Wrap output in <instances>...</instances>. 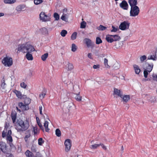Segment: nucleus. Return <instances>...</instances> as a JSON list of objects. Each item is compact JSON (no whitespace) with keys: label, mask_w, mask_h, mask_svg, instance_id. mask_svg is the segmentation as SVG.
Wrapping results in <instances>:
<instances>
[{"label":"nucleus","mask_w":157,"mask_h":157,"mask_svg":"<svg viewBox=\"0 0 157 157\" xmlns=\"http://www.w3.org/2000/svg\"><path fill=\"white\" fill-rule=\"evenodd\" d=\"M48 56V53H46L43 55L41 56V58L42 60L43 61H45L46 60V59L47 58Z\"/></svg>","instance_id":"c756f323"},{"label":"nucleus","mask_w":157,"mask_h":157,"mask_svg":"<svg viewBox=\"0 0 157 157\" xmlns=\"http://www.w3.org/2000/svg\"><path fill=\"white\" fill-rule=\"evenodd\" d=\"M43 2L42 0H34V3L36 5H38L42 3Z\"/></svg>","instance_id":"4c0bfd02"},{"label":"nucleus","mask_w":157,"mask_h":157,"mask_svg":"<svg viewBox=\"0 0 157 157\" xmlns=\"http://www.w3.org/2000/svg\"><path fill=\"white\" fill-rule=\"evenodd\" d=\"M37 124L38 125V126H39V127H40V128L41 130H42L43 132H44V128L43 126H42L41 124V123L40 121V120H39V119H38V122H37Z\"/></svg>","instance_id":"c03bdc74"},{"label":"nucleus","mask_w":157,"mask_h":157,"mask_svg":"<svg viewBox=\"0 0 157 157\" xmlns=\"http://www.w3.org/2000/svg\"><path fill=\"white\" fill-rule=\"evenodd\" d=\"M53 16L55 18V20L58 21L59 19V16L58 13H54Z\"/></svg>","instance_id":"58836bf2"},{"label":"nucleus","mask_w":157,"mask_h":157,"mask_svg":"<svg viewBox=\"0 0 157 157\" xmlns=\"http://www.w3.org/2000/svg\"><path fill=\"white\" fill-rule=\"evenodd\" d=\"M6 84L5 83V81L4 78H3L2 80V84L1 85V87L2 89V92L6 91L5 88H6Z\"/></svg>","instance_id":"a211bd4d"},{"label":"nucleus","mask_w":157,"mask_h":157,"mask_svg":"<svg viewBox=\"0 0 157 157\" xmlns=\"http://www.w3.org/2000/svg\"><path fill=\"white\" fill-rule=\"evenodd\" d=\"M12 134V132L11 130H9L8 131V133L7 134V136H11Z\"/></svg>","instance_id":"0e129e2a"},{"label":"nucleus","mask_w":157,"mask_h":157,"mask_svg":"<svg viewBox=\"0 0 157 157\" xmlns=\"http://www.w3.org/2000/svg\"><path fill=\"white\" fill-rule=\"evenodd\" d=\"M114 93L118 97L121 98H122V92L120 90H118L117 88H114Z\"/></svg>","instance_id":"f8f14e48"},{"label":"nucleus","mask_w":157,"mask_h":157,"mask_svg":"<svg viewBox=\"0 0 157 157\" xmlns=\"http://www.w3.org/2000/svg\"><path fill=\"white\" fill-rule=\"evenodd\" d=\"M46 94L45 93H42L41 94H40L39 97L40 98L43 99L44 97V96L46 95Z\"/></svg>","instance_id":"bf43d9fd"},{"label":"nucleus","mask_w":157,"mask_h":157,"mask_svg":"<svg viewBox=\"0 0 157 157\" xmlns=\"http://www.w3.org/2000/svg\"><path fill=\"white\" fill-rule=\"evenodd\" d=\"M6 156L7 157H14L13 155L11 153H7Z\"/></svg>","instance_id":"e2e57ef3"},{"label":"nucleus","mask_w":157,"mask_h":157,"mask_svg":"<svg viewBox=\"0 0 157 157\" xmlns=\"http://www.w3.org/2000/svg\"><path fill=\"white\" fill-rule=\"evenodd\" d=\"M56 134L57 136L60 137L61 135V132L59 128H57L56 130Z\"/></svg>","instance_id":"72a5a7b5"},{"label":"nucleus","mask_w":157,"mask_h":157,"mask_svg":"<svg viewBox=\"0 0 157 157\" xmlns=\"http://www.w3.org/2000/svg\"><path fill=\"white\" fill-rule=\"evenodd\" d=\"M128 2L131 6V7L135 6H137V0H129Z\"/></svg>","instance_id":"ddd939ff"},{"label":"nucleus","mask_w":157,"mask_h":157,"mask_svg":"<svg viewBox=\"0 0 157 157\" xmlns=\"http://www.w3.org/2000/svg\"><path fill=\"white\" fill-rule=\"evenodd\" d=\"M100 146V144H94L92 145H91L90 147V148L91 149H96L98 147Z\"/></svg>","instance_id":"f704fd0d"},{"label":"nucleus","mask_w":157,"mask_h":157,"mask_svg":"<svg viewBox=\"0 0 157 157\" xmlns=\"http://www.w3.org/2000/svg\"><path fill=\"white\" fill-rule=\"evenodd\" d=\"M140 12V9L137 6L131 7L130 11V15L132 17H136L137 16Z\"/></svg>","instance_id":"39448f33"},{"label":"nucleus","mask_w":157,"mask_h":157,"mask_svg":"<svg viewBox=\"0 0 157 157\" xmlns=\"http://www.w3.org/2000/svg\"><path fill=\"white\" fill-rule=\"evenodd\" d=\"M80 93L76 94V95L75 97V100L78 101H81L82 100V97L79 95Z\"/></svg>","instance_id":"a878e982"},{"label":"nucleus","mask_w":157,"mask_h":157,"mask_svg":"<svg viewBox=\"0 0 157 157\" xmlns=\"http://www.w3.org/2000/svg\"><path fill=\"white\" fill-rule=\"evenodd\" d=\"M2 62L4 66L10 67L13 64V59L11 57L6 56L4 58Z\"/></svg>","instance_id":"7ed1b4c3"},{"label":"nucleus","mask_w":157,"mask_h":157,"mask_svg":"<svg viewBox=\"0 0 157 157\" xmlns=\"http://www.w3.org/2000/svg\"><path fill=\"white\" fill-rule=\"evenodd\" d=\"M133 67L135 73L137 74H139L140 71V70L138 66L136 65H134L133 66Z\"/></svg>","instance_id":"aec40b11"},{"label":"nucleus","mask_w":157,"mask_h":157,"mask_svg":"<svg viewBox=\"0 0 157 157\" xmlns=\"http://www.w3.org/2000/svg\"><path fill=\"white\" fill-rule=\"evenodd\" d=\"M35 50L34 47L30 44L27 43L19 44L18 46L17 52L19 53L22 52L23 53H26L28 52H33Z\"/></svg>","instance_id":"f03ea898"},{"label":"nucleus","mask_w":157,"mask_h":157,"mask_svg":"<svg viewBox=\"0 0 157 157\" xmlns=\"http://www.w3.org/2000/svg\"><path fill=\"white\" fill-rule=\"evenodd\" d=\"M153 79L154 80L157 81V75H153Z\"/></svg>","instance_id":"680f3d73"},{"label":"nucleus","mask_w":157,"mask_h":157,"mask_svg":"<svg viewBox=\"0 0 157 157\" xmlns=\"http://www.w3.org/2000/svg\"><path fill=\"white\" fill-rule=\"evenodd\" d=\"M119 6L123 10H127L128 9V5L125 0H123L120 4Z\"/></svg>","instance_id":"1a4fd4ad"},{"label":"nucleus","mask_w":157,"mask_h":157,"mask_svg":"<svg viewBox=\"0 0 157 157\" xmlns=\"http://www.w3.org/2000/svg\"><path fill=\"white\" fill-rule=\"evenodd\" d=\"M147 58V57L145 55H144L143 56H142L141 57H140V60L141 62H143L144 60H145Z\"/></svg>","instance_id":"3c124183"},{"label":"nucleus","mask_w":157,"mask_h":157,"mask_svg":"<svg viewBox=\"0 0 157 157\" xmlns=\"http://www.w3.org/2000/svg\"><path fill=\"white\" fill-rule=\"evenodd\" d=\"M101 146L102 147V148L105 150H106L107 149V148L106 146H105L104 144H103L100 143V146Z\"/></svg>","instance_id":"13d9d810"},{"label":"nucleus","mask_w":157,"mask_h":157,"mask_svg":"<svg viewBox=\"0 0 157 157\" xmlns=\"http://www.w3.org/2000/svg\"><path fill=\"white\" fill-rule=\"evenodd\" d=\"M15 94L17 95V96L19 98H21L22 97V95L21 94V93L19 91L16 90H15Z\"/></svg>","instance_id":"79ce46f5"},{"label":"nucleus","mask_w":157,"mask_h":157,"mask_svg":"<svg viewBox=\"0 0 157 157\" xmlns=\"http://www.w3.org/2000/svg\"><path fill=\"white\" fill-rule=\"evenodd\" d=\"M29 127V122L27 119L24 121L19 119L17 122L16 129L18 132H24L26 131Z\"/></svg>","instance_id":"f257e3e1"},{"label":"nucleus","mask_w":157,"mask_h":157,"mask_svg":"<svg viewBox=\"0 0 157 157\" xmlns=\"http://www.w3.org/2000/svg\"><path fill=\"white\" fill-rule=\"evenodd\" d=\"M148 71H147L146 70H145L144 71V76L145 78H146L147 77V75H148Z\"/></svg>","instance_id":"09e8293b"},{"label":"nucleus","mask_w":157,"mask_h":157,"mask_svg":"<svg viewBox=\"0 0 157 157\" xmlns=\"http://www.w3.org/2000/svg\"><path fill=\"white\" fill-rule=\"evenodd\" d=\"M108 60L106 58H105L104 59V64L105 67L107 68H109L110 67V66L108 65Z\"/></svg>","instance_id":"a19ab883"},{"label":"nucleus","mask_w":157,"mask_h":157,"mask_svg":"<svg viewBox=\"0 0 157 157\" xmlns=\"http://www.w3.org/2000/svg\"><path fill=\"white\" fill-rule=\"evenodd\" d=\"M65 146V150L66 152L69 151L71 149V141L69 139H67L65 140L64 142Z\"/></svg>","instance_id":"0eeeda50"},{"label":"nucleus","mask_w":157,"mask_h":157,"mask_svg":"<svg viewBox=\"0 0 157 157\" xmlns=\"http://www.w3.org/2000/svg\"><path fill=\"white\" fill-rule=\"evenodd\" d=\"M25 134L26 135H30V136H31L30 130H27L25 132Z\"/></svg>","instance_id":"4d7b16f0"},{"label":"nucleus","mask_w":157,"mask_h":157,"mask_svg":"<svg viewBox=\"0 0 157 157\" xmlns=\"http://www.w3.org/2000/svg\"><path fill=\"white\" fill-rule=\"evenodd\" d=\"M107 29V27L102 25H100L97 27V29L99 30H104Z\"/></svg>","instance_id":"7c9ffc66"},{"label":"nucleus","mask_w":157,"mask_h":157,"mask_svg":"<svg viewBox=\"0 0 157 157\" xmlns=\"http://www.w3.org/2000/svg\"><path fill=\"white\" fill-rule=\"evenodd\" d=\"M20 86L21 87L24 88H25L27 86V85L24 82L21 83Z\"/></svg>","instance_id":"5fc2aeb1"},{"label":"nucleus","mask_w":157,"mask_h":157,"mask_svg":"<svg viewBox=\"0 0 157 157\" xmlns=\"http://www.w3.org/2000/svg\"><path fill=\"white\" fill-rule=\"evenodd\" d=\"M67 15L66 14H63L61 17V19L63 21H67Z\"/></svg>","instance_id":"c85d7f7f"},{"label":"nucleus","mask_w":157,"mask_h":157,"mask_svg":"<svg viewBox=\"0 0 157 157\" xmlns=\"http://www.w3.org/2000/svg\"><path fill=\"white\" fill-rule=\"evenodd\" d=\"M110 35H108L106 37V40L109 43H112L114 41L112 37V36H110Z\"/></svg>","instance_id":"6ab92c4d"},{"label":"nucleus","mask_w":157,"mask_h":157,"mask_svg":"<svg viewBox=\"0 0 157 157\" xmlns=\"http://www.w3.org/2000/svg\"><path fill=\"white\" fill-rule=\"evenodd\" d=\"M31 150L33 152H36V146L33 145L31 147Z\"/></svg>","instance_id":"603ef678"},{"label":"nucleus","mask_w":157,"mask_h":157,"mask_svg":"<svg viewBox=\"0 0 157 157\" xmlns=\"http://www.w3.org/2000/svg\"><path fill=\"white\" fill-rule=\"evenodd\" d=\"M155 56L156 59H157V50L155 51Z\"/></svg>","instance_id":"338daca9"},{"label":"nucleus","mask_w":157,"mask_h":157,"mask_svg":"<svg viewBox=\"0 0 157 157\" xmlns=\"http://www.w3.org/2000/svg\"><path fill=\"white\" fill-rule=\"evenodd\" d=\"M44 141L42 138H39L38 140V144L39 145L41 146L44 143Z\"/></svg>","instance_id":"e433bc0d"},{"label":"nucleus","mask_w":157,"mask_h":157,"mask_svg":"<svg viewBox=\"0 0 157 157\" xmlns=\"http://www.w3.org/2000/svg\"><path fill=\"white\" fill-rule=\"evenodd\" d=\"M123 101L126 103L130 99V96L129 95H124L123 96L122 95Z\"/></svg>","instance_id":"dca6fc26"},{"label":"nucleus","mask_w":157,"mask_h":157,"mask_svg":"<svg viewBox=\"0 0 157 157\" xmlns=\"http://www.w3.org/2000/svg\"><path fill=\"white\" fill-rule=\"evenodd\" d=\"M0 149L3 153H6L7 151V146L6 144L4 142H0Z\"/></svg>","instance_id":"9d476101"},{"label":"nucleus","mask_w":157,"mask_h":157,"mask_svg":"<svg viewBox=\"0 0 157 157\" xmlns=\"http://www.w3.org/2000/svg\"><path fill=\"white\" fill-rule=\"evenodd\" d=\"M77 49V47L74 44H72L71 46V51L73 52H75L76 51Z\"/></svg>","instance_id":"ea45409f"},{"label":"nucleus","mask_w":157,"mask_h":157,"mask_svg":"<svg viewBox=\"0 0 157 157\" xmlns=\"http://www.w3.org/2000/svg\"><path fill=\"white\" fill-rule=\"evenodd\" d=\"M77 35V33L76 32H74L71 35V38L72 40H74L76 39Z\"/></svg>","instance_id":"2f4dec72"},{"label":"nucleus","mask_w":157,"mask_h":157,"mask_svg":"<svg viewBox=\"0 0 157 157\" xmlns=\"http://www.w3.org/2000/svg\"><path fill=\"white\" fill-rule=\"evenodd\" d=\"M25 154L27 157H36L33 155V153L29 150H27Z\"/></svg>","instance_id":"412c9836"},{"label":"nucleus","mask_w":157,"mask_h":157,"mask_svg":"<svg viewBox=\"0 0 157 157\" xmlns=\"http://www.w3.org/2000/svg\"><path fill=\"white\" fill-rule=\"evenodd\" d=\"M67 34V31L65 30H62L60 32V35L63 37H64Z\"/></svg>","instance_id":"c9c22d12"},{"label":"nucleus","mask_w":157,"mask_h":157,"mask_svg":"<svg viewBox=\"0 0 157 157\" xmlns=\"http://www.w3.org/2000/svg\"><path fill=\"white\" fill-rule=\"evenodd\" d=\"M86 26V23L82 22L81 23L80 28H84Z\"/></svg>","instance_id":"de8ad7c7"},{"label":"nucleus","mask_w":157,"mask_h":157,"mask_svg":"<svg viewBox=\"0 0 157 157\" xmlns=\"http://www.w3.org/2000/svg\"><path fill=\"white\" fill-rule=\"evenodd\" d=\"M32 52H27L25 56L26 59L28 60H32L33 59V57L32 54H30Z\"/></svg>","instance_id":"2eb2a0df"},{"label":"nucleus","mask_w":157,"mask_h":157,"mask_svg":"<svg viewBox=\"0 0 157 157\" xmlns=\"http://www.w3.org/2000/svg\"><path fill=\"white\" fill-rule=\"evenodd\" d=\"M17 117V113L16 111L12 112L11 114V118L13 123H15Z\"/></svg>","instance_id":"4468645a"},{"label":"nucleus","mask_w":157,"mask_h":157,"mask_svg":"<svg viewBox=\"0 0 157 157\" xmlns=\"http://www.w3.org/2000/svg\"><path fill=\"white\" fill-rule=\"evenodd\" d=\"M153 66V65L152 63L151 64L148 63L146 65V70L148 71V72L150 73L152 70Z\"/></svg>","instance_id":"f3484780"},{"label":"nucleus","mask_w":157,"mask_h":157,"mask_svg":"<svg viewBox=\"0 0 157 157\" xmlns=\"http://www.w3.org/2000/svg\"><path fill=\"white\" fill-rule=\"evenodd\" d=\"M113 38L114 41H117L120 40L121 38V37L118 35H110Z\"/></svg>","instance_id":"4be33fe9"},{"label":"nucleus","mask_w":157,"mask_h":157,"mask_svg":"<svg viewBox=\"0 0 157 157\" xmlns=\"http://www.w3.org/2000/svg\"><path fill=\"white\" fill-rule=\"evenodd\" d=\"M100 66V65L99 64L94 65L93 66V68L94 69L99 68Z\"/></svg>","instance_id":"052dcab7"},{"label":"nucleus","mask_w":157,"mask_h":157,"mask_svg":"<svg viewBox=\"0 0 157 157\" xmlns=\"http://www.w3.org/2000/svg\"><path fill=\"white\" fill-rule=\"evenodd\" d=\"M112 29L111 30V32H117L118 30V29L117 28L115 27L114 26H112Z\"/></svg>","instance_id":"49530a36"},{"label":"nucleus","mask_w":157,"mask_h":157,"mask_svg":"<svg viewBox=\"0 0 157 157\" xmlns=\"http://www.w3.org/2000/svg\"><path fill=\"white\" fill-rule=\"evenodd\" d=\"M88 58L90 59H92V54L91 53H89L87 55Z\"/></svg>","instance_id":"69168bd1"},{"label":"nucleus","mask_w":157,"mask_h":157,"mask_svg":"<svg viewBox=\"0 0 157 157\" xmlns=\"http://www.w3.org/2000/svg\"><path fill=\"white\" fill-rule=\"evenodd\" d=\"M7 140L10 142H12L13 139L11 136H7Z\"/></svg>","instance_id":"864d4df0"},{"label":"nucleus","mask_w":157,"mask_h":157,"mask_svg":"<svg viewBox=\"0 0 157 157\" xmlns=\"http://www.w3.org/2000/svg\"><path fill=\"white\" fill-rule=\"evenodd\" d=\"M84 41L86 44L87 47H90L92 48L94 47V44L92 42L90 39L85 38L84 39Z\"/></svg>","instance_id":"6e6552de"},{"label":"nucleus","mask_w":157,"mask_h":157,"mask_svg":"<svg viewBox=\"0 0 157 157\" xmlns=\"http://www.w3.org/2000/svg\"><path fill=\"white\" fill-rule=\"evenodd\" d=\"M5 3L6 4H11L15 3L16 2V0H4Z\"/></svg>","instance_id":"cd10ccee"},{"label":"nucleus","mask_w":157,"mask_h":157,"mask_svg":"<svg viewBox=\"0 0 157 157\" xmlns=\"http://www.w3.org/2000/svg\"><path fill=\"white\" fill-rule=\"evenodd\" d=\"M23 9V6L21 5H19L16 8V10L18 11H21Z\"/></svg>","instance_id":"a18cd8bd"},{"label":"nucleus","mask_w":157,"mask_h":157,"mask_svg":"<svg viewBox=\"0 0 157 157\" xmlns=\"http://www.w3.org/2000/svg\"><path fill=\"white\" fill-rule=\"evenodd\" d=\"M130 23L128 21H125L121 22L119 26V29L121 30H125L129 29Z\"/></svg>","instance_id":"20e7f679"},{"label":"nucleus","mask_w":157,"mask_h":157,"mask_svg":"<svg viewBox=\"0 0 157 157\" xmlns=\"http://www.w3.org/2000/svg\"><path fill=\"white\" fill-rule=\"evenodd\" d=\"M48 122L47 121H45L44 124V126L45 128V130L46 132H49L50 129L48 128Z\"/></svg>","instance_id":"b1692460"},{"label":"nucleus","mask_w":157,"mask_h":157,"mask_svg":"<svg viewBox=\"0 0 157 157\" xmlns=\"http://www.w3.org/2000/svg\"><path fill=\"white\" fill-rule=\"evenodd\" d=\"M67 68L68 71H71L74 69V66L72 63H70L69 62L67 63Z\"/></svg>","instance_id":"5701e85b"},{"label":"nucleus","mask_w":157,"mask_h":157,"mask_svg":"<svg viewBox=\"0 0 157 157\" xmlns=\"http://www.w3.org/2000/svg\"><path fill=\"white\" fill-rule=\"evenodd\" d=\"M37 129V128L36 127H35L33 128V132L34 135H35L37 134L38 131Z\"/></svg>","instance_id":"8fccbe9b"},{"label":"nucleus","mask_w":157,"mask_h":157,"mask_svg":"<svg viewBox=\"0 0 157 157\" xmlns=\"http://www.w3.org/2000/svg\"><path fill=\"white\" fill-rule=\"evenodd\" d=\"M50 17V14L47 15L43 12H41L40 14V20L44 22L50 21L51 19Z\"/></svg>","instance_id":"423d86ee"},{"label":"nucleus","mask_w":157,"mask_h":157,"mask_svg":"<svg viewBox=\"0 0 157 157\" xmlns=\"http://www.w3.org/2000/svg\"><path fill=\"white\" fill-rule=\"evenodd\" d=\"M61 97L63 99V100L64 101H66L68 98L67 92H65L63 94L61 95Z\"/></svg>","instance_id":"bb28decb"},{"label":"nucleus","mask_w":157,"mask_h":157,"mask_svg":"<svg viewBox=\"0 0 157 157\" xmlns=\"http://www.w3.org/2000/svg\"><path fill=\"white\" fill-rule=\"evenodd\" d=\"M42 34L44 35H47L48 34V31L47 29L45 28H43L40 29Z\"/></svg>","instance_id":"393cba45"},{"label":"nucleus","mask_w":157,"mask_h":157,"mask_svg":"<svg viewBox=\"0 0 157 157\" xmlns=\"http://www.w3.org/2000/svg\"><path fill=\"white\" fill-rule=\"evenodd\" d=\"M6 136V133L3 132L2 133V137H4Z\"/></svg>","instance_id":"774afa93"},{"label":"nucleus","mask_w":157,"mask_h":157,"mask_svg":"<svg viewBox=\"0 0 157 157\" xmlns=\"http://www.w3.org/2000/svg\"><path fill=\"white\" fill-rule=\"evenodd\" d=\"M148 59H152L154 60H156L155 58V56L154 55H150L148 57Z\"/></svg>","instance_id":"37998d69"},{"label":"nucleus","mask_w":157,"mask_h":157,"mask_svg":"<svg viewBox=\"0 0 157 157\" xmlns=\"http://www.w3.org/2000/svg\"><path fill=\"white\" fill-rule=\"evenodd\" d=\"M31 136L30 135H26L24 137V140L26 142H27L28 140V138Z\"/></svg>","instance_id":"6e6d98bb"},{"label":"nucleus","mask_w":157,"mask_h":157,"mask_svg":"<svg viewBox=\"0 0 157 157\" xmlns=\"http://www.w3.org/2000/svg\"><path fill=\"white\" fill-rule=\"evenodd\" d=\"M19 107L23 110H27L29 109L27 105L24 104L22 102H19L18 104Z\"/></svg>","instance_id":"9b49d317"},{"label":"nucleus","mask_w":157,"mask_h":157,"mask_svg":"<svg viewBox=\"0 0 157 157\" xmlns=\"http://www.w3.org/2000/svg\"><path fill=\"white\" fill-rule=\"evenodd\" d=\"M102 41L101 38L99 37H97L96 38V44H99L102 43Z\"/></svg>","instance_id":"473e14b6"}]
</instances>
